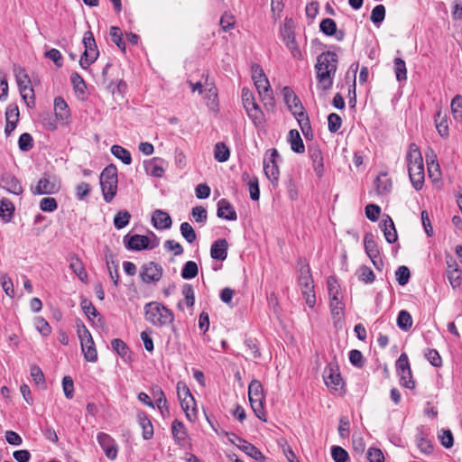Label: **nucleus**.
Wrapping results in <instances>:
<instances>
[{"label":"nucleus","instance_id":"obj_1","mask_svg":"<svg viewBox=\"0 0 462 462\" xmlns=\"http://www.w3.org/2000/svg\"><path fill=\"white\" fill-rule=\"evenodd\" d=\"M337 68V56L332 51H325L319 54L315 64L318 88L323 91L330 89Z\"/></svg>","mask_w":462,"mask_h":462},{"label":"nucleus","instance_id":"obj_2","mask_svg":"<svg viewBox=\"0 0 462 462\" xmlns=\"http://www.w3.org/2000/svg\"><path fill=\"white\" fill-rule=\"evenodd\" d=\"M408 173L410 180L416 190H420L424 183V164L420 148L415 143H411L406 155Z\"/></svg>","mask_w":462,"mask_h":462},{"label":"nucleus","instance_id":"obj_3","mask_svg":"<svg viewBox=\"0 0 462 462\" xmlns=\"http://www.w3.org/2000/svg\"><path fill=\"white\" fill-rule=\"evenodd\" d=\"M144 318L155 327H165L173 322L174 314L162 303L151 301L144 305Z\"/></svg>","mask_w":462,"mask_h":462},{"label":"nucleus","instance_id":"obj_4","mask_svg":"<svg viewBox=\"0 0 462 462\" xmlns=\"http://www.w3.org/2000/svg\"><path fill=\"white\" fill-rule=\"evenodd\" d=\"M252 79L258 91L262 102L266 109H273L275 101L269 80L262 67L258 64L252 65Z\"/></svg>","mask_w":462,"mask_h":462},{"label":"nucleus","instance_id":"obj_5","mask_svg":"<svg viewBox=\"0 0 462 462\" xmlns=\"http://www.w3.org/2000/svg\"><path fill=\"white\" fill-rule=\"evenodd\" d=\"M300 267V275H299V286L301 291V294L305 299L306 304L310 308H314L316 304V295L314 291V281L310 273V268L309 263H307L303 260L299 261Z\"/></svg>","mask_w":462,"mask_h":462},{"label":"nucleus","instance_id":"obj_6","mask_svg":"<svg viewBox=\"0 0 462 462\" xmlns=\"http://www.w3.org/2000/svg\"><path fill=\"white\" fill-rule=\"evenodd\" d=\"M117 169L115 165L106 166L100 174V186L106 202H111L117 191Z\"/></svg>","mask_w":462,"mask_h":462},{"label":"nucleus","instance_id":"obj_7","mask_svg":"<svg viewBox=\"0 0 462 462\" xmlns=\"http://www.w3.org/2000/svg\"><path fill=\"white\" fill-rule=\"evenodd\" d=\"M248 397L252 410L255 416L263 421H266L263 409L264 393L260 381L253 380L248 386Z\"/></svg>","mask_w":462,"mask_h":462},{"label":"nucleus","instance_id":"obj_8","mask_svg":"<svg viewBox=\"0 0 462 462\" xmlns=\"http://www.w3.org/2000/svg\"><path fill=\"white\" fill-rule=\"evenodd\" d=\"M61 189L60 179L50 173H43L35 186L31 187L33 195H52L58 193Z\"/></svg>","mask_w":462,"mask_h":462},{"label":"nucleus","instance_id":"obj_9","mask_svg":"<svg viewBox=\"0 0 462 462\" xmlns=\"http://www.w3.org/2000/svg\"><path fill=\"white\" fill-rule=\"evenodd\" d=\"M77 332L85 359L91 363L97 362V352L89 330L84 324H81L78 326Z\"/></svg>","mask_w":462,"mask_h":462},{"label":"nucleus","instance_id":"obj_10","mask_svg":"<svg viewBox=\"0 0 462 462\" xmlns=\"http://www.w3.org/2000/svg\"><path fill=\"white\" fill-rule=\"evenodd\" d=\"M281 161L278 151L275 148L267 150L263 159V171L266 178L274 185H278L280 171L278 162Z\"/></svg>","mask_w":462,"mask_h":462},{"label":"nucleus","instance_id":"obj_11","mask_svg":"<svg viewBox=\"0 0 462 462\" xmlns=\"http://www.w3.org/2000/svg\"><path fill=\"white\" fill-rule=\"evenodd\" d=\"M82 42L85 50L79 60V65L82 69H86L97 60L99 55V51L97 50L93 33L90 31H88L84 33Z\"/></svg>","mask_w":462,"mask_h":462},{"label":"nucleus","instance_id":"obj_12","mask_svg":"<svg viewBox=\"0 0 462 462\" xmlns=\"http://www.w3.org/2000/svg\"><path fill=\"white\" fill-rule=\"evenodd\" d=\"M177 393L180 402V406L185 411L187 418L192 420L196 418L195 401L189 389V387L183 383H178Z\"/></svg>","mask_w":462,"mask_h":462},{"label":"nucleus","instance_id":"obj_13","mask_svg":"<svg viewBox=\"0 0 462 462\" xmlns=\"http://www.w3.org/2000/svg\"><path fill=\"white\" fill-rule=\"evenodd\" d=\"M162 273L163 269L160 264L154 262H148L143 264L140 278L145 283L156 282L162 279Z\"/></svg>","mask_w":462,"mask_h":462},{"label":"nucleus","instance_id":"obj_14","mask_svg":"<svg viewBox=\"0 0 462 462\" xmlns=\"http://www.w3.org/2000/svg\"><path fill=\"white\" fill-rule=\"evenodd\" d=\"M282 95L289 110L295 117L306 114L300 98L290 87H284L282 88Z\"/></svg>","mask_w":462,"mask_h":462},{"label":"nucleus","instance_id":"obj_15","mask_svg":"<svg viewBox=\"0 0 462 462\" xmlns=\"http://www.w3.org/2000/svg\"><path fill=\"white\" fill-rule=\"evenodd\" d=\"M97 439L106 457L110 460H115L117 457L118 447L116 440L107 433L99 432Z\"/></svg>","mask_w":462,"mask_h":462},{"label":"nucleus","instance_id":"obj_16","mask_svg":"<svg viewBox=\"0 0 462 462\" xmlns=\"http://www.w3.org/2000/svg\"><path fill=\"white\" fill-rule=\"evenodd\" d=\"M323 378L326 385L331 391H337L343 385V379L336 366L328 365L325 368Z\"/></svg>","mask_w":462,"mask_h":462},{"label":"nucleus","instance_id":"obj_17","mask_svg":"<svg viewBox=\"0 0 462 462\" xmlns=\"http://www.w3.org/2000/svg\"><path fill=\"white\" fill-rule=\"evenodd\" d=\"M167 164L168 163L163 159L154 157L151 160L144 161L143 167L148 175L155 178H161L165 171Z\"/></svg>","mask_w":462,"mask_h":462},{"label":"nucleus","instance_id":"obj_18","mask_svg":"<svg viewBox=\"0 0 462 462\" xmlns=\"http://www.w3.org/2000/svg\"><path fill=\"white\" fill-rule=\"evenodd\" d=\"M124 244L129 250L140 251L149 248V238L141 235H134L132 236L126 235L124 237Z\"/></svg>","mask_w":462,"mask_h":462},{"label":"nucleus","instance_id":"obj_19","mask_svg":"<svg viewBox=\"0 0 462 462\" xmlns=\"http://www.w3.org/2000/svg\"><path fill=\"white\" fill-rule=\"evenodd\" d=\"M308 152L312 161L313 169L317 176L321 177L324 173L323 155L318 145L309 146Z\"/></svg>","mask_w":462,"mask_h":462},{"label":"nucleus","instance_id":"obj_20","mask_svg":"<svg viewBox=\"0 0 462 462\" xmlns=\"http://www.w3.org/2000/svg\"><path fill=\"white\" fill-rule=\"evenodd\" d=\"M217 216L219 218H223L229 221H235L237 219V214L232 206V204L226 199H221L217 202Z\"/></svg>","mask_w":462,"mask_h":462},{"label":"nucleus","instance_id":"obj_21","mask_svg":"<svg viewBox=\"0 0 462 462\" xmlns=\"http://www.w3.org/2000/svg\"><path fill=\"white\" fill-rule=\"evenodd\" d=\"M1 184L8 192L14 195L23 193V187L19 180L11 173H4L1 176Z\"/></svg>","mask_w":462,"mask_h":462},{"label":"nucleus","instance_id":"obj_22","mask_svg":"<svg viewBox=\"0 0 462 462\" xmlns=\"http://www.w3.org/2000/svg\"><path fill=\"white\" fill-rule=\"evenodd\" d=\"M231 435L239 441V444H236V447L239 449H241L246 455H248L249 457L254 458L257 461L264 460V456L263 455V453L255 446H254L253 444L247 442L245 439H242L238 438L237 436H236L233 433Z\"/></svg>","mask_w":462,"mask_h":462},{"label":"nucleus","instance_id":"obj_23","mask_svg":"<svg viewBox=\"0 0 462 462\" xmlns=\"http://www.w3.org/2000/svg\"><path fill=\"white\" fill-rule=\"evenodd\" d=\"M228 243L226 239L216 240L210 248V255L213 259L224 261L227 257Z\"/></svg>","mask_w":462,"mask_h":462},{"label":"nucleus","instance_id":"obj_24","mask_svg":"<svg viewBox=\"0 0 462 462\" xmlns=\"http://www.w3.org/2000/svg\"><path fill=\"white\" fill-rule=\"evenodd\" d=\"M381 228L384 237L389 244L397 241L398 236L393 219L389 216H385L381 221Z\"/></svg>","mask_w":462,"mask_h":462},{"label":"nucleus","instance_id":"obj_25","mask_svg":"<svg viewBox=\"0 0 462 462\" xmlns=\"http://www.w3.org/2000/svg\"><path fill=\"white\" fill-rule=\"evenodd\" d=\"M153 226L157 229H168L171 226V218L170 215L161 209H156L152 217Z\"/></svg>","mask_w":462,"mask_h":462},{"label":"nucleus","instance_id":"obj_26","mask_svg":"<svg viewBox=\"0 0 462 462\" xmlns=\"http://www.w3.org/2000/svg\"><path fill=\"white\" fill-rule=\"evenodd\" d=\"M462 271L457 263L453 261L452 263L448 262L447 278L453 289H457L461 285Z\"/></svg>","mask_w":462,"mask_h":462},{"label":"nucleus","instance_id":"obj_27","mask_svg":"<svg viewBox=\"0 0 462 462\" xmlns=\"http://www.w3.org/2000/svg\"><path fill=\"white\" fill-rule=\"evenodd\" d=\"M68 261L69 263V269L80 281L86 282L88 274L79 257L76 254H69Z\"/></svg>","mask_w":462,"mask_h":462},{"label":"nucleus","instance_id":"obj_28","mask_svg":"<svg viewBox=\"0 0 462 462\" xmlns=\"http://www.w3.org/2000/svg\"><path fill=\"white\" fill-rule=\"evenodd\" d=\"M243 181H246L250 193V198L254 201H257L260 198L259 181L256 176L251 177L249 173L244 172L242 175Z\"/></svg>","mask_w":462,"mask_h":462},{"label":"nucleus","instance_id":"obj_29","mask_svg":"<svg viewBox=\"0 0 462 462\" xmlns=\"http://www.w3.org/2000/svg\"><path fill=\"white\" fill-rule=\"evenodd\" d=\"M435 125H436L439 134L442 138L447 139L449 135L448 116H447V115H442V112L440 109L435 115Z\"/></svg>","mask_w":462,"mask_h":462},{"label":"nucleus","instance_id":"obj_30","mask_svg":"<svg viewBox=\"0 0 462 462\" xmlns=\"http://www.w3.org/2000/svg\"><path fill=\"white\" fill-rule=\"evenodd\" d=\"M247 116L253 121L254 125L260 126L264 123V115L256 101L245 108Z\"/></svg>","mask_w":462,"mask_h":462},{"label":"nucleus","instance_id":"obj_31","mask_svg":"<svg viewBox=\"0 0 462 462\" xmlns=\"http://www.w3.org/2000/svg\"><path fill=\"white\" fill-rule=\"evenodd\" d=\"M288 141L293 152L297 153L305 152V146L298 130L292 129L289 132Z\"/></svg>","mask_w":462,"mask_h":462},{"label":"nucleus","instance_id":"obj_32","mask_svg":"<svg viewBox=\"0 0 462 462\" xmlns=\"http://www.w3.org/2000/svg\"><path fill=\"white\" fill-rule=\"evenodd\" d=\"M171 433L176 443L181 444L187 439V430L184 424L179 420H174L171 424Z\"/></svg>","mask_w":462,"mask_h":462},{"label":"nucleus","instance_id":"obj_33","mask_svg":"<svg viewBox=\"0 0 462 462\" xmlns=\"http://www.w3.org/2000/svg\"><path fill=\"white\" fill-rule=\"evenodd\" d=\"M364 245L366 254L370 259L379 256L380 252L373 234L367 233L364 237Z\"/></svg>","mask_w":462,"mask_h":462},{"label":"nucleus","instance_id":"obj_34","mask_svg":"<svg viewBox=\"0 0 462 462\" xmlns=\"http://www.w3.org/2000/svg\"><path fill=\"white\" fill-rule=\"evenodd\" d=\"M138 420L143 429V438L146 440L151 439L153 436V426L144 412L138 413Z\"/></svg>","mask_w":462,"mask_h":462},{"label":"nucleus","instance_id":"obj_35","mask_svg":"<svg viewBox=\"0 0 462 462\" xmlns=\"http://www.w3.org/2000/svg\"><path fill=\"white\" fill-rule=\"evenodd\" d=\"M329 308L333 319L340 320L344 317L345 303L342 298L329 300Z\"/></svg>","mask_w":462,"mask_h":462},{"label":"nucleus","instance_id":"obj_36","mask_svg":"<svg viewBox=\"0 0 462 462\" xmlns=\"http://www.w3.org/2000/svg\"><path fill=\"white\" fill-rule=\"evenodd\" d=\"M54 111L58 119H67L69 116V111L67 103L61 97H57L54 99Z\"/></svg>","mask_w":462,"mask_h":462},{"label":"nucleus","instance_id":"obj_37","mask_svg":"<svg viewBox=\"0 0 462 462\" xmlns=\"http://www.w3.org/2000/svg\"><path fill=\"white\" fill-rule=\"evenodd\" d=\"M374 184L379 194L388 193L392 189V180L387 177L386 173H381L377 176Z\"/></svg>","mask_w":462,"mask_h":462},{"label":"nucleus","instance_id":"obj_38","mask_svg":"<svg viewBox=\"0 0 462 462\" xmlns=\"http://www.w3.org/2000/svg\"><path fill=\"white\" fill-rule=\"evenodd\" d=\"M112 154L117 159L121 160L126 165H129L132 162V156L128 150L125 148L115 144L111 147Z\"/></svg>","mask_w":462,"mask_h":462},{"label":"nucleus","instance_id":"obj_39","mask_svg":"<svg viewBox=\"0 0 462 462\" xmlns=\"http://www.w3.org/2000/svg\"><path fill=\"white\" fill-rule=\"evenodd\" d=\"M417 447L424 454H431L433 452V445L431 441L425 438L423 432L420 430L416 437Z\"/></svg>","mask_w":462,"mask_h":462},{"label":"nucleus","instance_id":"obj_40","mask_svg":"<svg viewBox=\"0 0 462 462\" xmlns=\"http://www.w3.org/2000/svg\"><path fill=\"white\" fill-rule=\"evenodd\" d=\"M80 306L88 319L92 320L94 318L99 317L97 321L102 323V318L90 300L83 299L80 302Z\"/></svg>","mask_w":462,"mask_h":462},{"label":"nucleus","instance_id":"obj_41","mask_svg":"<svg viewBox=\"0 0 462 462\" xmlns=\"http://www.w3.org/2000/svg\"><path fill=\"white\" fill-rule=\"evenodd\" d=\"M327 287H328L329 300L337 299V298H343L341 295L339 283L335 277L329 276L328 278Z\"/></svg>","mask_w":462,"mask_h":462},{"label":"nucleus","instance_id":"obj_42","mask_svg":"<svg viewBox=\"0 0 462 462\" xmlns=\"http://www.w3.org/2000/svg\"><path fill=\"white\" fill-rule=\"evenodd\" d=\"M397 326L403 331H408L412 326L411 315L407 310H401L397 317Z\"/></svg>","mask_w":462,"mask_h":462},{"label":"nucleus","instance_id":"obj_43","mask_svg":"<svg viewBox=\"0 0 462 462\" xmlns=\"http://www.w3.org/2000/svg\"><path fill=\"white\" fill-rule=\"evenodd\" d=\"M230 151L224 143H217L214 149V157L219 162H225L229 159Z\"/></svg>","mask_w":462,"mask_h":462},{"label":"nucleus","instance_id":"obj_44","mask_svg":"<svg viewBox=\"0 0 462 462\" xmlns=\"http://www.w3.org/2000/svg\"><path fill=\"white\" fill-rule=\"evenodd\" d=\"M198 273L199 267L194 261H188L181 270V277L185 280L193 279L198 275Z\"/></svg>","mask_w":462,"mask_h":462},{"label":"nucleus","instance_id":"obj_45","mask_svg":"<svg viewBox=\"0 0 462 462\" xmlns=\"http://www.w3.org/2000/svg\"><path fill=\"white\" fill-rule=\"evenodd\" d=\"M131 214L126 210L118 211L114 217V226L116 229H122L129 224Z\"/></svg>","mask_w":462,"mask_h":462},{"label":"nucleus","instance_id":"obj_46","mask_svg":"<svg viewBox=\"0 0 462 462\" xmlns=\"http://www.w3.org/2000/svg\"><path fill=\"white\" fill-rule=\"evenodd\" d=\"M451 113L455 120H462V97L456 95L450 104Z\"/></svg>","mask_w":462,"mask_h":462},{"label":"nucleus","instance_id":"obj_47","mask_svg":"<svg viewBox=\"0 0 462 462\" xmlns=\"http://www.w3.org/2000/svg\"><path fill=\"white\" fill-rule=\"evenodd\" d=\"M394 72L398 81L406 80L407 69L405 61L401 58L394 59Z\"/></svg>","mask_w":462,"mask_h":462},{"label":"nucleus","instance_id":"obj_48","mask_svg":"<svg viewBox=\"0 0 462 462\" xmlns=\"http://www.w3.org/2000/svg\"><path fill=\"white\" fill-rule=\"evenodd\" d=\"M180 234L183 238L189 244H192L197 239V235L194 228L188 222H183L180 227Z\"/></svg>","mask_w":462,"mask_h":462},{"label":"nucleus","instance_id":"obj_49","mask_svg":"<svg viewBox=\"0 0 462 462\" xmlns=\"http://www.w3.org/2000/svg\"><path fill=\"white\" fill-rule=\"evenodd\" d=\"M16 79L18 88L31 86V80L25 70L20 67H15L14 69Z\"/></svg>","mask_w":462,"mask_h":462},{"label":"nucleus","instance_id":"obj_50","mask_svg":"<svg viewBox=\"0 0 462 462\" xmlns=\"http://www.w3.org/2000/svg\"><path fill=\"white\" fill-rule=\"evenodd\" d=\"M0 284L7 296L10 298L14 296V283L11 278L5 273H0Z\"/></svg>","mask_w":462,"mask_h":462},{"label":"nucleus","instance_id":"obj_51","mask_svg":"<svg viewBox=\"0 0 462 462\" xmlns=\"http://www.w3.org/2000/svg\"><path fill=\"white\" fill-rule=\"evenodd\" d=\"M111 41L123 51H125V42L122 38V32L119 27L112 26L110 28Z\"/></svg>","mask_w":462,"mask_h":462},{"label":"nucleus","instance_id":"obj_52","mask_svg":"<svg viewBox=\"0 0 462 462\" xmlns=\"http://www.w3.org/2000/svg\"><path fill=\"white\" fill-rule=\"evenodd\" d=\"M438 439H439L441 445L446 448H450L454 444V438L451 430L441 429L438 432Z\"/></svg>","mask_w":462,"mask_h":462},{"label":"nucleus","instance_id":"obj_53","mask_svg":"<svg viewBox=\"0 0 462 462\" xmlns=\"http://www.w3.org/2000/svg\"><path fill=\"white\" fill-rule=\"evenodd\" d=\"M320 31L327 36H332L337 32V24L333 19L325 18L320 22Z\"/></svg>","mask_w":462,"mask_h":462},{"label":"nucleus","instance_id":"obj_54","mask_svg":"<svg viewBox=\"0 0 462 462\" xmlns=\"http://www.w3.org/2000/svg\"><path fill=\"white\" fill-rule=\"evenodd\" d=\"M153 396H154V398H156L155 403H156L157 408L160 410L161 413L163 415L164 411L169 412V409L167 406V400H166L164 393L162 391V389L157 388L153 392Z\"/></svg>","mask_w":462,"mask_h":462},{"label":"nucleus","instance_id":"obj_55","mask_svg":"<svg viewBox=\"0 0 462 462\" xmlns=\"http://www.w3.org/2000/svg\"><path fill=\"white\" fill-rule=\"evenodd\" d=\"M14 210V205L6 199H3L0 200V216L5 221H8Z\"/></svg>","mask_w":462,"mask_h":462},{"label":"nucleus","instance_id":"obj_56","mask_svg":"<svg viewBox=\"0 0 462 462\" xmlns=\"http://www.w3.org/2000/svg\"><path fill=\"white\" fill-rule=\"evenodd\" d=\"M182 295L184 297V301L187 307L192 308L195 303V292L192 285L184 284L181 290Z\"/></svg>","mask_w":462,"mask_h":462},{"label":"nucleus","instance_id":"obj_57","mask_svg":"<svg viewBox=\"0 0 462 462\" xmlns=\"http://www.w3.org/2000/svg\"><path fill=\"white\" fill-rule=\"evenodd\" d=\"M191 216L195 222L204 225L208 219V212L202 206H196L191 210Z\"/></svg>","mask_w":462,"mask_h":462},{"label":"nucleus","instance_id":"obj_58","mask_svg":"<svg viewBox=\"0 0 462 462\" xmlns=\"http://www.w3.org/2000/svg\"><path fill=\"white\" fill-rule=\"evenodd\" d=\"M395 276H396V280H397L398 283L401 286L406 285L411 277V273H410L409 268L404 265L399 266L397 268V270L395 271Z\"/></svg>","mask_w":462,"mask_h":462},{"label":"nucleus","instance_id":"obj_59","mask_svg":"<svg viewBox=\"0 0 462 462\" xmlns=\"http://www.w3.org/2000/svg\"><path fill=\"white\" fill-rule=\"evenodd\" d=\"M111 346L121 357L125 358L128 356L129 348L123 340L119 338L113 339Z\"/></svg>","mask_w":462,"mask_h":462},{"label":"nucleus","instance_id":"obj_60","mask_svg":"<svg viewBox=\"0 0 462 462\" xmlns=\"http://www.w3.org/2000/svg\"><path fill=\"white\" fill-rule=\"evenodd\" d=\"M358 279L365 283H372L374 279V272L366 265H362L358 269Z\"/></svg>","mask_w":462,"mask_h":462},{"label":"nucleus","instance_id":"obj_61","mask_svg":"<svg viewBox=\"0 0 462 462\" xmlns=\"http://www.w3.org/2000/svg\"><path fill=\"white\" fill-rule=\"evenodd\" d=\"M19 149L23 152H28L33 147V139L28 133H23L18 140Z\"/></svg>","mask_w":462,"mask_h":462},{"label":"nucleus","instance_id":"obj_62","mask_svg":"<svg viewBox=\"0 0 462 462\" xmlns=\"http://www.w3.org/2000/svg\"><path fill=\"white\" fill-rule=\"evenodd\" d=\"M331 456L335 462H347L349 459L348 453L339 446L332 447Z\"/></svg>","mask_w":462,"mask_h":462},{"label":"nucleus","instance_id":"obj_63","mask_svg":"<svg viewBox=\"0 0 462 462\" xmlns=\"http://www.w3.org/2000/svg\"><path fill=\"white\" fill-rule=\"evenodd\" d=\"M424 356L433 366L440 367L442 365L441 356L436 349L428 348Z\"/></svg>","mask_w":462,"mask_h":462},{"label":"nucleus","instance_id":"obj_64","mask_svg":"<svg viewBox=\"0 0 462 462\" xmlns=\"http://www.w3.org/2000/svg\"><path fill=\"white\" fill-rule=\"evenodd\" d=\"M385 17V7L383 5H378L374 7L371 13L370 20L374 23H381Z\"/></svg>","mask_w":462,"mask_h":462}]
</instances>
